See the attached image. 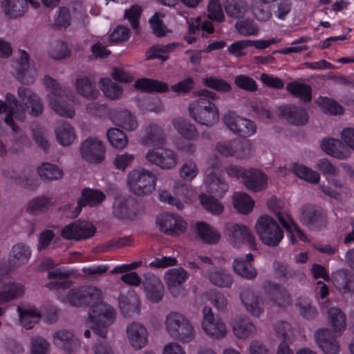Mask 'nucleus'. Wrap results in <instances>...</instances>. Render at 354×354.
I'll list each match as a JSON object with an SVG mask.
<instances>
[{
    "mask_svg": "<svg viewBox=\"0 0 354 354\" xmlns=\"http://www.w3.org/2000/svg\"><path fill=\"white\" fill-rule=\"evenodd\" d=\"M104 298L102 290L94 286L73 288L59 295V299L66 305L88 307V319L93 330L102 337H106L107 328L116 319L115 310L104 302Z\"/></svg>",
    "mask_w": 354,
    "mask_h": 354,
    "instance_id": "f257e3e1",
    "label": "nucleus"
},
{
    "mask_svg": "<svg viewBox=\"0 0 354 354\" xmlns=\"http://www.w3.org/2000/svg\"><path fill=\"white\" fill-rule=\"evenodd\" d=\"M18 97L21 105L16 100L15 97L10 93L6 94V98L9 103L8 107L5 102L0 100V113L6 112L5 123L9 125L14 131H16V126L13 122V118L22 121L25 118V110L30 106V113L33 115L40 114L43 106L39 97L33 93L30 89L24 87H19L17 91Z\"/></svg>",
    "mask_w": 354,
    "mask_h": 354,
    "instance_id": "f03ea898",
    "label": "nucleus"
},
{
    "mask_svg": "<svg viewBox=\"0 0 354 354\" xmlns=\"http://www.w3.org/2000/svg\"><path fill=\"white\" fill-rule=\"evenodd\" d=\"M198 99L189 105L190 117L198 124L212 127L219 120V111L216 105L209 99H214L215 94L209 91L201 89L194 92Z\"/></svg>",
    "mask_w": 354,
    "mask_h": 354,
    "instance_id": "7ed1b4c3",
    "label": "nucleus"
},
{
    "mask_svg": "<svg viewBox=\"0 0 354 354\" xmlns=\"http://www.w3.org/2000/svg\"><path fill=\"white\" fill-rule=\"evenodd\" d=\"M164 324L168 335L183 344L189 343L196 337V330L192 323L183 313L169 312L165 316Z\"/></svg>",
    "mask_w": 354,
    "mask_h": 354,
    "instance_id": "20e7f679",
    "label": "nucleus"
},
{
    "mask_svg": "<svg viewBox=\"0 0 354 354\" xmlns=\"http://www.w3.org/2000/svg\"><path fill=\"white\" fill-rule=\"evenodd\" d=\"M254 230L261 243L268 247L277 246L284 237L282 228L272 216L260 215L256 220Z\"/></svg>",
    "mask_w": 354,
    "mask_h": 354,
    "instance_id": "39448f33",
    "label": "nucleus"
},
{
    "mask_svg": "<svg viewBox=\"0 0 354 354\" xmlns=\"http://www.w3.org/2000/svg\"><path fill=\"white\" fill-rule=\"evenodd\" d=\"M156 176L151 171L138 167L131 170L127 176V185L130 191L140 196H147L155 191Z\"/></svg>",
    "mask_w": 354,
    "mask_h": 354,
    "instance_id": "423d86ee",
    "label": "nucleus"
},
{
    "mask_svg": "<svg viewBox=\"0 0 354 354\" xmlns=\"http://www.w3.org/2000/svg\"><path fill=\"white\" fill-rule=\"evenodd\" d=\"M44 82L49 89L48 100L55 112L63 117L73 118L75 115L73 107L62 100L64 96L66 95V89L60 87L56 81L49 76L44 77Z\"/></svg>",
    "mask_w": 354,
    "mask_h": 354,
    "instance_id": "0eeeda50",
    "label": "nucleus"
},
{
    "mask_svg": "<svg viewBox=\"0 0 354 354\" xmlns=\"http://www.w3.org/2000/svg\"><path fill=\"white\" fill-rule=\"evenodd\" d=\"M223 231L228 243L234 248L247 246L252 250H256V239L247 226L229 223L225 224Z\"/></svg>",
    "mask_w": 354,
    "mask_h": 354,
    "instance_id": "6e6552de",
    "label": "nucleus"
},
{
    "mask_svg": "<svg viewBox=\"0 0 354 354\" xmlns=\"http://www.w3.org/2000/svg\"><path fill=\"white\" fill-rule=\"evenodd\" d=\"M208 165L209 168L205 171L202 186L207 193L222 198L228 191L229 186L216 174V170L221 165V160L216 156L210 157Z\"/></svg>",
    "mask_w": 354,
    "mask_h": 354,
    "instance_id": "1a4fd4ad",
    "label": "nucleus"
},
{
    "mask_svg": "<svg viewBox=\"0 0 354 354\" xmlns=\"http://www.w3.org/2000/svg\"><path fill=\"white\" fill-rule=\"evenodd\" d=\"M268 207L277 216L281 225L290 234L292 242L294 243L297 239L302 241H306L307 237L298 228L288 214L282 212L283 203L277 198L272 196L267 203Z\"/></svg>",
    "mask_w": 354,
    "mask_h": 354,
    "instance_id": "9d476101",
    "label": "nucleus"
},
{
    "mask_svg": "<svg viewBox=\"0 0 354 354\" xmlns=\"http://www.w3.org/2000/svg\"><path fill=\"white\" fill-rule=\"evenodd\" d=\"M146 160L162 169H171L178 162V153L160 146L153 147L145 154Z\"/></svg>",
    "mask_w": 354,
    "mask_h": 354,
    "instance_id": "9b49d317",
    "label": "nucleus"
},
{
    "mask_svg": "<svg viewBox=\"0 0 354 354\" xmlns=\"http://www.w3.org/2000/svg\"><path fill=\"white\" fill-rule=\"evenodd\" d=\"M201 328L209 337L214 339L224 338L227 333L225 322L219 317H215L212 310L205 306L202 311Z\"/></svg>",
    "mask_w": 354,
    "mask_h": 354,
    "instance_id": "f8f14e48",
    "label": "nucleus"
},
{
    "mask_svg": "<svg viewBox=\"0 0 354 354\" xmlns=\"http://www.w3.org/2000/svg\"><path fill=\"white\" fill-rule=\"evenodd\" d=\"M223 121L231 131L243 138L250 137L257 131L254 122L238 115L233 111H227L223 117Z\"/></svg>",
    "mask_w": 354,
    "mask_h": 354,
    "instance_id": "ddd939ff",
    "label": "nucleus"
},
{
    "mask_svg": "<svg viewBox=\"0 0 354 354\" xmlns=\"http://www.w3.org/2000/svg\"><path fill=\"white\" fill-rule=\"evenodd\" d=\"M156 222L162 232L171 236L183 234L187 227L186 221L174 213H161L156 217Z\"/></svg>",
    "mask_w": 354,
    "mask_h": 354,
    "instance_id": "4468645a",
    "label": "nucleus"
},
{
    "mask_svg": "<svg viewBox=\"0 0 354 354\" xmlns=\"http://www.w3.org/2000/svg\"><path fill=\"white\" fill-rule=\"evenodd\" d=\"M80 152L86 162L97 164L105 159L106 148L100 139L89 137L82 142Z\"/></svg>",
    "mask_w": 354,
    "mask_h": 354,
    "instance_id": "2eb2a0df",
    "label": "nucleus"
},
{
    "mask_svg": "<svg viewBox=\"0 0 354 354\" xmlns=\"http://www.w3.org/2000/svg\"><path fill=\"white\" fill-rule=\"evenodd\" d=\"M126 335L130 346L135 351L145 348L149 343V332L146 326L138 322L127 326Z\"/></svg>",
    "mask_w": 354,
    "mask_h": 354,
    "instance_id": "dca6fc26",
    "label": "nucleus"
},
{
    "mask_svg": "<svg viewBox=\"0 0 354 354\" xmlns=\"http://www.w3.org/2000/svg\"><path fill=\"white\" fill-rule=\"evenodd\" d=\"M241 303L245 310L252 316L259 317L264 312L266 298L250 289H243L240 294Z\"/></svg>",
    "mask_w": 354,
    "mask_h": 354,
    "instance_id": "f3484780",
    "label": "nucleus"
},
{
    "mask_svg": "<svg viewBox=\"0 0 354 354\" xmlns=\"http://www.w3.org/2000/svg\"><path fill=\"white\" fill-rule=\"evenodd\" d=\"M335 335L326 328H321L315 333V341L324 354H339L340 345Z\"/></svg>",
    "mask_w": 354,
    "mask_h": 354,
    "instance_id": "a211bd4d",
    "label": "nucleus"
},
{
    "mask_svg": "<svg viewBox=\"0 0 354 354\" xmlns=\"http://www.w3.org/2000/svg\"><path fill=\"white\" fill-rule=\"evenodd\" d=\"M319 145L326 154L337 160H346L351 156V151L345 146L342 139L326 138L321 141Z\"/></svg>",
    "mask_w": 354,
    "mask_h": 354,
    "instance_id": "6ab92c4d",
    "label": "nucleus"
},
{
    "mask_svg": "<svg viewBox=\"0 0 354 354\" xmlns=\"http://www.w3.org/2000/svg\"><path fill=\"white\" fill-rule=\"evenodd\" d=\"M143 290L146 299L151 303L160 302L164 295V287L160 279L153 274L144 275Z\"/></svg>",
    "mask_w": 354,
    "mask_h": 354,
    "instance_id": "aec40b11",
    "label": "nucleus"
},
{
    "mask_svg": "<svg viewBox=\"0 0 354 354\" xmlns=\"http://www.w3.org/2000/svg\"><path fill=\"white\" fill-rule=\"evenodd\" d=\"M106 198L105 194L97 189L85 188L82 191L81 196L78 199V204L72 214H67L68 216L76 217L80 213L83 206L89 205L95 207L100 205Z\"/></svg>",
    "mask_w": 354,
    "mask_h": 354,
    "instance_id": "412c9836",
    "label": "nucleus"
},
{
    "mask_svg": "<svg viewBox=\"0 0 354 354\" xmlns=\"http://www.w3.org/2000/svg\"><path fill=\"white\" fill-rule=\"evenodd\" d=\"M27 3L34 8L39 7V3L34 0H3L1 8L7 17L16 19L25 14L27 10Z\"/></svg>",
    "mask_w": 354,
    "mask_h": 354,
    "instance_id": "4be33fe9",
    "label": "nucleus"
},
{
    "mask_svg": "<svg viewBox=\"0 0 354 354\" xmlns=\"http://www.w3.org/2000/svg\"><path fill=\"white\" fill-rule=\"evenodd\" d=\"M230 326L234 335L239 339L250 338L257 333L256 326L245 315H239L232 319L230 322Z\"/></svg>",
    "mask_w": 354,
    "mask_h": 354,
    "instance_id": "5701e85b",
    "label": "nucleus"
},
{
    "mask_svg": "<svg viewBox=\"0 0 354 354\" xmlns=\"http://www.w3.org/2000/svg\"><path fill=\"white\" fill-rule=\"evenodd\" d=\"M332 282L335 288L342 295H354V277L348 270H341L333 274Z\"/></svg>",
    "mask_w": 354,
    "mask_h": 354,
    "instance_id": "b1692460",
    "label": "nucleus"
},
{
    "mask_svg": "<svg viewBox=\"0 0 354 354\" xmlns=\"http://www.w3.org/2000/svg\"><path fill=\"white\" fill-rule=\"evenodd\" d=\"M268 180V176L262 171L250 168L244 176L243 184L248 189L258 192L266 189Z\"/></svg>",
    "mask_w": 354,
    "mask_h": 354,
    "instance_id": "393cba45",
    "label": "nucleus"
},
{
    "mask_svg": "<svg viewBox=\"0 0 354 354\" xmlns=\"http://www.w3.org/2000/svg\"><path fill=\"white\" fill-rule=\"evenodd\" d=\"M173 193L176 196V201L182 204V210L185 206L192 203L196 197V190L190 184L180 180H176L173 186Z\"/></svg>",
    "mask_w": 354,
    "mask_h": 354,
    "instance_id": "a878e982",
    "label": "nucleus"
},
{
    "mask_svg": "<svg viewBox=\"0 0 354 354\" xmlns=\"http://www.w3.org/2000/svg\"><path fill=\"white\" fill-rule=\"evenodd\" d=\"M118 301L120 309L124 315L131 316L140 313L141 303L135 292L129 291L126 294H121Z\"/></svg>",
    "mask_w": 354,
    "mask_h": 354,
    "instance_id": "bb28decb",
    "label": "nucleus"
},
{
    "mask_svg": "<svg viewBox=\"0 0 354 354\" xmlns=\"http://www.w3.org/2000/svg\"><path fill=\"white\" fill-rule=\"evenodd\" d=\"M326 315L332 333L336 336L342 335L347 326L346 314L339 308L332 307L328 309Z\"/></svg>",
    "mask_w": 354,
    "mask_h": 354,
    "instance_id": "cd10ccee",
    "label": "nucleus"
},
{
    "mask_svg": "<svg viewBox=\"0 0 354 354\" xmlns=\"http://www.w3.org/2000/svg\"><path fill=\"white\" fill-rule=\"evenodd\" d=\"M203 277L212 284L220 288H230L234 281L232 274L223 268L204 270Z\"/></svg>",
    "mask_w": 354,
    "mask_h": 354,
    "instance_id": "c85d7f7f",
    "label": "nucleus"
},
{
    "mask_svg": "<svg viewBox=\"0 0 354 354\" xmlns=\"http://www.w3.org/2000/svg\"><path fill=\"white\" fill-rule=\"evenodd\" d=\"M53 344L68 353H72L80 346V341L73 334L66 330H60L53 335Z\"/></svg>",
    "mask_w": 354,
    "mask_h": 354,
    "instance_id": "c756f323",
    "label": "nucleus"
},
{
    "mask_svg": "<svg viewBox=\"0 0 354 354\" xmlns=\"http://www.w3.org/2000/svg\"><path fill=\"white\" fill-rule=\"evenodd\" d=\"M20 62L17 64L14 75L23 84L33 83L36 78V71L28 62V55L25 51L20 52Z\"/></svg>",
    "mask_w": 354,
    "mask_h": 354,
    "instance_id": "7c9ffc66",
    "label": "nucleus"
},
{
    "mask_svg": "<svg viewBox=\"0 0 354 354\" xmlns=\"http://www.w3.org/2000/svg\"><path fill=\"white\" fill-rule=\"evenodd\" d=\"M111 119L115 125L127 131H133L138 126L136 115L128 109L114 111L111 115Z\"/></svg>",
    "mask_w": 354,
    "mask_h": 354,
    "instance_id": "2f4dec72",
    "label": "nucleus"
},
{
    "mask_svg": "<svg viewBox=\"0 0 354 354\" xmlns=\"http://www.w3.org/2000/svg\"><path fill=\"white\" fill-rule=\"evenodd\" d=\"M252 261L253 256L252 254H248L245 256V259H235L232 264L234 272L239 276L247 279H254L257 275V271L251 264Z\"/></svg>",
    "mask_w": 354,
    "mask_h": 354,
    "instance_id": "473e14b6",
    "label": "nucleus"
},
{
    "mask_svg": "<svg viewBox=\"0 0 354 354\" xmlns=\"http://www.w3.org/2000/svg\"><path fill=\"white\" fill-rule=\"evenodd\" d=\"M265 292L270 295L274 303L282 308L290 306L291 299L288 292L283 287L268 282L264 286Z\"/></svg>",
    "mask_w": 354,
    "mask_h": 354,
    "instance_id": "72a5a7b5",
    "label": "nucleus"
},
{
    "mask_svg": "<svg viewBox=\"0 0 354 354\" xmlns=\"http://www.w3.org/2000/svg\"><path fill=\"white\" fill-rule=\"evenodd\" d=\"M31 251L24 243L14 245L8 256V263L11 267L17 268L27 263L30 258Z\"/></svg>",
    "mask_w": 354,
    "mask_h": 354,
    "instance_id": "f704fd0d",
    "label": "nucleus"
},
{
    "mask_svg": "<svg viewBox=\"0 0 354 354\" xmlns=\"http://www.w3.org/2000/svg\"><path fill=\"white\" fill-rule=\"evenodd\" d=\"M299 219L309 227H319L325 223V216L313 205H305L300 209Z\"/></svg>",
    "mask_w": 354,
    "mask_h": 354,
    "instance_id": "c9c22d12",
    "label": "nucleus"
},
{
    "mask_svg": "<svg viewBox=\"0 0 354 354\" xmlns=\"http://www.w3.org/2000/svg\"><path fill=\"white\" fill-rule=\"evenodd\" d=\"M232 203L234 208L243 215L250 214L255 205V201L251 196L240 191L235 192L232 195Z\"/></svg>",
    "mask_w": 354,
    "mask_h": 354,
    "instance_id": "e433bc0d",
    "label": "nucleus"
},
{
    "mask_svg": "<svg viewBox=\"0 0 354 354\" xmlns=\"http://www.w3.org/2000/svg\"><path fill=\"white\" fill-rule=\"evenodd\" d=\"M279 111L288 122L295 125L304 124L308 120V114L304 110L292 105L281 106L279 107Z\"/></svg>",
    "mask_w": 354,
    "mask_h": 354,
    "instance_id": "4c0bfd02",
    "label": "nucleus"
},
{
    "mask_svg": "<svg viewBox=\"0 0 354 354\" xmlns=\"http://www.w3.org/2000/svg\"><path fill=\"white\" fill-rule=\"evenodd\" d=\"M75 88L79 95L87 100L95 99L98 95V91L94 83L87 77H77Z\"/></svg>",
    "mask_w": 354,
    "mask_h": 354,
    "instance_id": "58836bf2",
    "label": "nucleus"
},
{
    "mask_svg": "<svg viewBox=\"0 0 354 354\" xmlns=\"http://www.w3.org/2000/svg\"><path fill=\"white\" fill-rule=\"evenodd\" d=\"M196 227L198 236L202 241L208 244H216L220 240L219 232L209 224L205 222H198Z\"/></svg>",
    "mask_w": 354,
    "mask_h": 354,
    "instance_id": "ea45409f",
    "label": "nucleus"
},
{
    "mask_svg": "<svg viewBox=\"0 0 354 354\" xmlns=\"http://www.w3.org/2000/svg\"><path fill=\"white\" fill-rule=\"evenodd\" d=\"M172 124L183 138L189 140H194L198 138L196 127L187 120L182 118H175L172 120Z\"/></svg>",
    "mask_w": 354,
    "mask_h": 354,
    "instance_id": "a19ab883",
    "label": "nucleus"
},
{
    "mask_svg": "<svg viewBox=\"0 0 354 354\" xmlns=\"http://www.w3.org/2000/svg\"><path fill=\"white\" fill-rule=\"evenodd\" d=\"M188 272L182 268H171L167 270L164 275L165 281L170 290L180 286L188 279Z\"/></svg>",
    "mask_w": 354,
    "mask_h": 354,
    "instance_id": "79ce46f5",
    "label": "nucleus"
},
{
    "mask_svg": "<svg viewBox=\"0 0 354 354\" xmlns=\"http://www.w3.org/2000/svg\"><path fill=\"white\" fill-rule=\"evenodd\" d=\"M53 197L40 196L31 199L27 206L28 212L32 214H41L46 212L55 204Z\"/></svg>",
    "mask_w": 354,
    "mask_h": 354,
    "instance_id": "37998d69",
    "label": "nucleus"
},
{
    "mask_svg": "<svg viewBox=\"0 0 354 354\" xmlns=\"http://www.w3.org/2000/svg\"><path fill=\"white\" fill-rule=\"evenodd\" d=\"M224 8L227 15L232 18H241L248 11L245 0H224Z\"/></svg>",
    "mask_w": 354,
    "mask_h": 354,
    "instance_id": "c03bdc74",
    "label": "nucleus"
},
{
    "mask_svg": "<svg viewBox=\"0 0 354 354\" xmlns=\"http://www.w3.org/2000/svg\"><path fill=\"white\" fill-rule=\"evenodd\" d=\"M290 169L298 178L310 183H317L320 179L317 171L301 164L291 163Z\"/></svg>",
    "mask_w": 354,
    "mask_h": 354,
    "instance_id": "a18cd8bd",
    "label": "nucleus"
},
{
    "mask_svg": "<svg viewBox=\"0 0 354 354\" xmlns=\"http://www.w3.org/2000/svg\"><path fill=\"white\" fill-rule=\"evenodd\" d=\"M55 134L57 142L62 146H68L75 140L73 128L67 122L58 124L55 129Z\"/></svg>",
    "mask_w": 354,
    "mask_h": 354,
    "instance_id": "49530a36",
    "label": "nucleus"
},
{
    "mask_svg": "<svg viewBox=\"0 0 354 354\" xmlns=\"http://www.w3.org/2000/svg\"><path fill=\"white\" fill-rule=\"evenodd\" d=\"M176 43L168 44L166 45H156L149 48L146 52V59H158L164 62L168 59L167 53L173 51L178 46Z\"/></svg>",
    "mask_w": 354,
    "mask_h": 354,
    "instance_id": "de8ad7c7",
    "label": "nucleus"
},
{
    "mask_svg": "<svg viewBox=\"0 0 354 354\" xmlns=\"http://www.w3.org/2000/svg\"><path fill=\"white\" fill-rule=\"evenodd\" d=\"M20 322L23 327L30 329L37 324L40 319V313L34 307H18Z\"/></svg>",
    "mask_w": 354,
    "mask_h": 354,
    "instance_id": "09e8293b",
    "label": "nucleus"
},
{
    "mask_svg": "<svg viewBox=\"0 0 354 354\" xmlns=\"http://www.w3.org/2000/svg\"><path fill=\"white\" fill-rule=\"evenodd\" d=\"M109 145L114 149L122 150L128 145V138L125 133L118 128L109 129L106 132Z\"/></svg>",
    "mask_w": 354,
    "mask_h": 354,
    "instance_id": "8fccbe9b",
    "label": "nucleus"
},
{
    "mask_svg": "<svg viewBox=\"0 0 354 354\" xmlns=\"http://www.w3.org/2000/svg\"><path fill=\"white\" fill-rule=\"evenodd\" d=\"M134 87L144 91L165 92L167 91L168 86L166 83L148 78H141L136 80Z\"/></svg>",
    "mask_w": 354,
    "mask_h": 354,
    "instance_id": "3c124183",
    "label": "nucleus"
},
{
    "mask_svg": "<svg viewBox=\"0 0 354 354\" xmlns=\"http://www.w3.org/2000/svg\"><path fill=\"white\" fill-rule=\"evenodd\" d=\"M164 140L165 134L161 127L156 124H151L145 129V134L141 139V142L142 145H147Z\"/></svg>",
    "mask_w": 354,
    "mask_h": 354,
    "instance_id": "603ef678",
    "label": "nucleus"
},
{
    "mask_svg": "<svg viewBox=\"0 0 354 354\" xmlns=\"http://www.w3.org/2000/svg\"><path fill=\"white\" fill-rule=\"evenodd\" d=\"M100 86L104 95L111 100L120 98L123 93L122 88L109 78L101 79Z\"/></svg>",
    "mask_w": 354,
    "mask_h": 354,
    "instance_id": "864d4df0",
    "label": "nucleus"
},
{
    "mask_svg": "<svg viewBox=\"0 0 354 354\" xmlns=\"http://www.w3.org/2000/svg\"><path fill=\"white\" fill-rule=\"evenodd\" d=\"M37 171L39 176L44 180H56L63 176V171L59 167L48 162L41 164L37 168Z\"/></svg>",
    "mask_w": 354,
    "mask_h": 354,
    "instance_id": "5fc2aeb1",
    "label": "nucleus"
},
{
    "mask_svg": "<svg viewBox=\"0 0 354 354\" xmlns=\"http://www.w3.org/2000/svg\"><path fill=\"white\" fill-rule=\"evenodd\" d=\"M327 181L329 184V187L328 186H322V192L326 194L327 196L334 198H338L340 197L342 193V189L344 187V181L337 178L336 176L327 177Z\"/></svg>",
    "mask_w": 354,
    "mask_h": 354,
    "instance_id": "6e6d98bb",
    "label": "nucleus"
},
{
    "mask_svg": "<svg viewBox=\"0 0 354 354\" xmlns=\"http://www.w3.org/2000/svg\"><path fill=\"white\" fill-rule=\"evenodd\" d=\"M286 89L289 93L305 102H309L311 100V88L305 84L299 82L289 83L286 86Z\"/></svg>",
    "mask_w": 354,
    "mask_h": 354,
    "instance_id": "4d7b16f0",
    "label": "nucleus"
},
{
    "mask_svg": "<svg viewBox=\"0 0 354 354\" xmlns=\"http://www.w3.org/2000/svg\"><path fill=\"white\" fill-rule=\"evenodd\" d=\"M199 200L201 205L213 214L219 215L223 212V205L218 200L214 198L212 196L201 194Z\"/></svg>",
    "mask_w": 354,
    "mask_h": 354,
    "instance_id": "13d9d810",
    "label": "nucleus"
},
{
    "mask_svg": "<svg viewBox=\"0 0 354 354\" xmlns=\"http://www.w3.org/2000/svg\"><path fill=\"white\" fill-rule=\"evenodd\" d=\"M207 16L213 21L222 23L225 19L221 0H208L207 5Z\"/></svg>",
    "mask_w": 354,
    "mask_h": 354,
    "instance_id": "bf43d9fd",
    "label": "nucleus"
},
{
    "mask_svg": "<svg viewBox=\"0 0 354 354\" xmlns=\"http://www.w3.org/2000/svg\"><path fill=\"white\" fill-rule=\"evenodd\" d=\"M165 14L160 12H155L149 19L153 32L157 37H164L171 31L163 24Z\"/></svg>",
    "mask_w": 354,
    "mask_h": 354,
    "instance_id": "052dcab7",
    "label": "nucleus"
},
{
    "mask_svg": "<svg viewBox=\"0 0 354 354\" xmlns=\"http://www.w3.org/2000/svg\"><path fill=\"white\" fill-rule=\"evenodd\" d=\"M317 104L322 111L330 115H340L344 112V109L340 104L326 97H319L317 100Z\"/></svg>",
    "mask_w": 354,
    "mask_h": 354,
    "instance_id": "680f3d73",
    "label": "nucleus"
},
{
    "mask_svg": "<svg viewBox=\"0 0 354 354\" xmlns=\"http://www.w3.org/2000/svg\"><path fill=\"white\" fill-rule=\"evenodd\" d=\"M275 333L277 337L282 339L281 344L290 343L295 337L294 331L290 324L286 322L280 321L277 322L274 327Z\"/></svg>",
    "mask_w": 354,
    "mask_h": 354,
    "instance_id": "e2e57ef3",
    "label": "nucleus"
},
{
    "mask_svg": "<svg viewBox=\"0 0 354 354\" xmlns=\"http://www.w3.org/2000/svg\"><path fill=\"white\" fill-rule=\"evenodd\" d=\"M179 176L185 181L193 180L198 174L196 163L192 160H187L183 162L178 171Z\"/></svg>",
    "mask_w": 354,
    "mask_h": 354,
    "instance_id": "0e129e2a",
    "label": "nucleus"
},
{
    "mask_svg": "<svg viewBox=\"0 0 354 354\" xmlns=\"http://www.w3.org/2000/svg\"><path fill=\"white\" fill-rule=\"evenodd\" d=\"M266 5L258 1H255L251 5V11L255 19L259 21L266 22L272 18L271 10Z\"/></svg>",
    "mask_w": 354,
    "mask_h": 354,
    "instance_id": "69168bd1",
    "label": "nucleus"
},
{
    "mask_svg": "<svg viewBox=\"0 0 354 354\" xmlns=\"http://www.w3.org/2000/svg\"><path fill=\"white\" fill-rule=\"evenodd\" d=\"M30 354H48L50 351L49 343L41 337H34L30 344Z\"/></svg>",
    "mask_w": 354,
    "mask_h": 354,
    "instance_id": "338daca9",
    "label": "nucleus"
},
{
    "mask_svg": "<svg viewBox=\"0 0 354 354\" xmlns=\"http://www.w3.org/2000/svg\"><path fill=\"white\" fill-rule=\"evenodd\" d=\"M235 27L238 32L244 36L256 35L259 32L257 25L252 20H239Z\"/></svg>",
    "mask_w": 354,
    "mask_h": 354,
    "instance_id": "774afa93",
    "label": "nucleus"
}]
</instances>
